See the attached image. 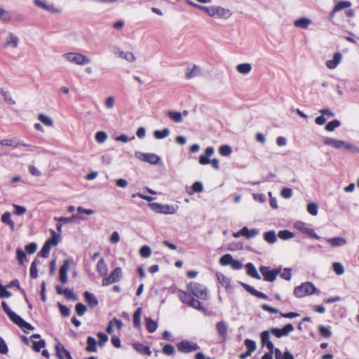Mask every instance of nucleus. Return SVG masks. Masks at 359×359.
Listing matches in <instances>:
<instances>
[{"instance_id":"nucleus-1","label":"nucleus","mask_w":359,"mask_h":359,"mask_svg":"<svg viewBox=\"0 0 359 359\" xmlns=\"http://www.w3.org/2000/svg\"><path fill=\"white\" fill-rule=\"evenodd\" d=\"M187 292L179 290L178 297L180 301L190 307L205 313L207 309L202 305L198 299L208 300L209 299L207 287L197 282H190L187 285Z\"/></svg>"},{"instance_id":"nucleus-2","label":"nucleus","mask_w":359,"mask_h":359,"mask_svg":"<svg viewBox=\"0 0 359 359\" xmlns=\"http://www.w3.org/2000/svg\"><path fill=\"white\" fill-rule=\"evenodd\" d=\"M1 306L4 312L7 314L9 319L18 327H20L25 332L26 330H33L34 327L24 320L20 316L13 312L5 302H1Z\"/></svg>"},{"instance_id":"nucleus-3","label":"nucleus","mask_w":359,"mask_h":359,"mask_svg":"<svg viewBox=\"0 0 359 359\" xmlns=\"http://www.w3.org/2000/svg\"><path fill=\"white\" fill-rule=\"evenodd\" d=\"M317 292L318 290L313 283L306 282L294 287V294L297 298H302L308 295H311Z\"/></svg>"},{"instance_id":"nucleus-4","label":"nucleus","mask_w":359,"mask_h":359,"mask_svg":"<svg viewBox=\"0 0 359 359\" xmlns=\"http://www.w3.org/2000/svg\"><path fill=\"white\" fill-rule=\"evenodd\" d=\"M204 11L210 17L218 18H229L232 15L230 10L226 9L221 6H206L203 8Z\"/></svg>"},{"instance_id":"nucleus-5","label":"nucleus","mask_w":359,"mask_h":359,"mask_svg":"<svg viewBox=\"0 0 359 359\" xmlns=\"http://www.w3.org/2000/svg\"><path fill=\"white\" fill-rule=\"evenodd\" d=\"M260 337L262 345L265 346L269 351L262 356V359H273V351L274 346L272 341L269 339V332L263 331L261 333Z\"/></svg>"},{"instance_id":"nucleus-6","label":"nucleus","mask_w":359,"mask_h":359,"mask_svg":"<svg viewBox=\"0 0 359 359\" xmlns=\"http://www.w3.org/2000/svg\"><path fill=\"white\" fill-rule=\"evenodd\" d=\"M281 266L278 269H271L269 266H262L259 271L263 276L264 280L267 282H273L276 279L278 275L281 272Z\"/></svg>"},{"instance_id":"nucleus-7","label":"nucleus","mask_w":359,"mask_h":359,"mask_svg":"<svg viewBox=\"0 0 359 359\" xmlns=\"http://www.w3.org/2000/svg\"><path fill=\"white\" fill-rule=\"evenodd\" d=\"M122 276V269L121 267H116L111 272L109 276L105 277L102 280V285L107 286L116 283L121 280Z\"/></svg>"},{"instance_id":"nucleus-8","label":"nucleus","mask_w":359,"mask_h":359,"mask_svg":"<svg viewBox=\"0 0 359 359\" xmlns=\"http://www.w3.org/2000/svg\"><path fill=\"white\" fill-rule=\"evenodd\" d=\"M66 59L72 63L82 65L90 62V60L87 56L79 53H69L65 54Z\"/></svg>"},{"instance_id":"nucleus-9","label":"nucleus","mask_w":359,"mask_h":359,"mask_svg":"<svg viewBox=\"0 0 359 359\" xmlns=\"http://www.w3.org/2000/svg\"><path fill=\"white\" fill-rule=\"evenodd\" d=\"M323 143L325 145L330 146L337 149L350 150L352 149V145L346 142L335 140L330 137H327L324 140Z\"/></svg>"},{"instance_id":"nucleus-10","label":"nucleus","mask_w":359,"mask_h":359,"mask_svg":"<svg viewBox=\"0 0 359 359\" xmlns=\"http://www.w3.org/2000/svg\"><path fill=\"white\" fill-rule=\"evenodd\" d=\"M294 330V326L288 323L285 325L283 328H277V327H272L269 330H266V332H269L270 334H272L277 338H281L283 337H287L289 335V334Z\"/></svg>"},{"instance_id":"nucleus-11","label":"nucleus","mask_w":359,"mask_h":359,"mask_svg":"<svg viewBox=\"0 0 359 359\" xmlns=\"http://www.w3.org/2000/svg\"><path fill=\"white\" fill-rule=\"evenodd\" d=\"M149 206L151 210L157 213L161 214H174L176 212V208L170 205H162L158 203H150Z\"/></svg>"},{"instance_id":"nucleus-12","label":"nucleus","mask_w":359,"mask_h":359,"mask_svg":"<svg viewBox=\"0 0 359 359\" xmlns=\"http://www.w3.org/2000/svg\"><path fill=\"white\" fill-rule=\"evenodd\" d=\"M177 350L184 353H189L199 349V346L195 344L191 343L187 340H183L177 344Z\"/></svg>"},{"instance_id":"nucleus-13","label":"nucleus","mask_w":359,"mask_h":359,"mask_svg":"<svg viewBox=\"0 0 359 359\" xmlns=\"http://www.w3.org/2000/svg\"><path fill=\"white\" fill-rule=\"evenodd\" d=\"M294 227L302 233L309 235L310 237L319 240L320 237L315 233L314 230L303 222H297L294 224Z\"/></svg>"},{"instance_id":"nucleus-14","label":"nucleus","mask_w":359,"mask_h":359,"mask_svg":"<svg viewBox=\"0 0 359 359\" xmlns=\"http://www.w3.org/2000/svg\"><path fill=\"white\" fill-rule=\"evenodd\" d=\"M258 234L257 229H248L247 226L243 227L239 231L233 233V237L238 238L240 236H244L245 238L249 239L255 237Z\"/></svg>"},{"instance_id":"nucleus-15","label":"nucleus","mask_w":359,"mask_h":359,"mask_svg":"<svg viewBox=\"0 0 359 359\" xmlns=\"http://www.w3.org/2000/svg\"><path fill=\"white\" fill-rule=\"evenodd\" d=\"M352 4L349 1H338L334 6L332 11L330 13L329 19L331 20L335 13L341 10L348 8L351 6Z\"/></svg>"},{"instance_id":"nucleus-16","label":"nucleus","mask_w":359,"mask_h":359,"mask_svg":"<svg viewBox=\"0 0 359 359\" xmlns=\"http://www.w3.org/2000/svg\"><path fill=\"white\" fill-rule=\"evenodd\" d=\"M216 330L220 337V339L225 341L228 336V327L225 322L219 321L216 324Z\"/></svg>"},{"instance_id":"nucleus-17","label":"nucleus","mask_w":359,"mask_h":359,"mask_svg":"<svg viewBox=\"0 0 359 359\" xmlns=\"http://www.w3.org/2000/svg\"><path fill=\"white\" fill-rule=\"evenodd\" d=\"M70 269V264L68 260H65L62 266L60 267L59 273H60V280L62 283L65 284L67 282V271Z\"/></svg>"},{"instance_id":"nucleus-18","label":"nucleus","mask_w":359,"mask_h":359,"mask_svg":"<svg viewBox=\"0 0 359 359\" xmlns=\"http://www.w3.org/2000/svg\"><path fill=\"white\" fill-rule=\"evenodd\" d=\"M55 351L59 359H73L70 353L60 344L55 345Z\"/></svg>"},{"instance_id":"nucleus-19","label":"nucleus","mask_w":359,"mask_h":359,"mask_svg":"<svg viewBox=\"0 0 359 359\" xmlns=\"http://www.w3.org/2000/svg\"><path fill=\"white\" fill-rule=\"evenodd\" d=\"M140 159L153 165L157 164L160 161V157L158 155L150 153L142 154Z\"/></svg>"},{"instance_id":"nucleus-20","label":"nucleus","mask_w":359,"mask_h":359,"mask_svg":"<svg viewBox=\"0 0 359 359\" xmlns=\"http://www.w3.org/2000/svg\"><path fill=\"white\" fill-rule=\"evenodd\" d=\"M214 153V148L212 147H208L205 150V154L201 155L199 157V163L201 165H207L210 163V159L209 157H210Z\"/></svg>"},{"instance_id":"nucleus-21","label":"nucleus","mask_w":359,"mask_h":359,"mask_svg":"<svg viewBox=\"0 0 359 359\" xmlns=\"http://www.w3.org/2000/svg\"><path fill=\"white\" fill-rule=\"evenodd\" d=\"M342 58V55L340 53L337 52L333 55L332 60H329L326 62V66L330 69H333L337 67L339 64Z\"/></svg>"},{"instance_id":"nucleus-22","label":"nucleus","mask_w":359,"mask_h":359,"mask_svg":"<svg viewBox=\"0 0 359 359\" xmlns=\"http://www.w3.org/2000/svg\"><path fill=\"white\" fill-rule=\"evenodd\" d=\"M0 144L2 146L13 147L15 148L19 146L25 147L30 146L27 144H25L23 141H15L13 140H0Z\"/></svg>"},{"instance_id":"nucleus-23","label":"nucleus","mask_w":359,"mask_h":359,"mask_svg":"<svg viewBox=\"0 0 359 359\" xmlns=\"http://www.w3.org/2000/svg\"><path fill=\"white\" fill-rule=\"evenodd\" d=\"M216 276L217 281L222 286L225 287L226 290L231 288V280L229 278H228L224 274L220 272H217Z\"/></svg>"},{"instance_id":"nucleus-24","label":"nucleus","mask_w":359,"mask_h":359,"mask_svg":"<svg viewBox=\"0 0 359 359\" xmlns=\"http://www.w3.org/2000/svg\"><path fill=\"white\" fill-rule=\"evenodd\" d=\"M133 347L134 348V349L137 351L138 353L142 354V355H147V356H150L151 355V351L150 350V348L147 346H145L141 343H134L133 344Z\"/></svg>"},{"instance_id":"nucleus-25","label":"nucleus","mask_w":359,"mask_h":359,"mask_svg":"<svg viewBox=\"0 0 359 359\" xmlns=\"http://www.w3.org/2000/svg\"><path fill=\"white\" fill-rule=\"evenodd\" d=\"M243 286H244V288L248 292H250L252 295H253L255 297H257L258 298L263 299H268V296L266 294L257 290L253 287H252V286H250L249 285H247V284L243 285Z\"/></svg>"},{"instance_id":"nucleus-26","label":"nucleus","mask_w":359,"mask_h":359,"mask_svg":"<svg viewBox=\"0 0 359 359\" xmlns=\"http://www.w3.org/2000/svg\"><path fill=\"white\" fill-rule=\"evenodd\" d=\"M97 271L101 276H106L108 273V267L104 259V258H101L97 264Z\"/></svg>"},{"instance_id":"nucleus-27","label":"nucleus","mask_w":359,"mask_h":359,"mask_svg":"<svg viewBox=\"0 0 359 359\" xmlns=\"http://www.w3.org/2000/svg\"><path fill=\"white\" fill-rule=\"evenodd\" d=\"M84 297H85L86 302L88 303V304L90 306L95 307L98 305V300L97 299L95 296L94 294H93L92 293H90L88 291H86L84 292Z\"/></svg>"},{"instance_id":"nucleus-28","label":"nucleus","mask_w":359,"mask_h":359,"mask_svg":"<svg viewBox=\"0 0 359 359\" xmlns=\"http://www.w3.org/2000/svg\"><path fill=\"white\" fill-rule=\"evenodd\" d=\"M245 267L247 269V274L249 276H250L255 279H257V280L261 279V277H260L259 274L258 273L256 268L252 263H248L245 265Z\"/></svg>"},{"instance_id":"nucleus-29","label":"nucleus","mask_w":359,"mask_h":359,"mask_svg":"<svg viewBox=\"0 0 359 359\" xmlns=\"http://www.w3.org/2000/svg\"><path fill=\"white\" fill-rule=\"evenodd\" d=\"M327 242L332 247H338L344 245L346 243V241L345 238L342 237H334L327 239Z\"/></svg>"},{"instance_id":"nucleus-30","label":"nucleus","mask_w":359,"mask_h":359,"mask_svg":"<svg viewBox=\"0 0 359 359\" xmlns=\"http://www.w3.org/2000/svg\"><path fill=\"white\" fill-rule=\"evenodd\" d=\"M57 292L60 294H64L65 297L70 300H76L77 297L74 293L68 288H65L64 290L59 286L56 287Z\"/></svg>"},{"instance_id":"nucleus-31","label":"nucleus","mask_w":359,"mask_h":359,"mask_svg":"<svg viewBox=\"0 0 359 359\" xmlns=\"http://www.w3.org/2000/svg\"><path fill=\"white\" fill-rule=\"evenodd\" d=\"M1 220L2 223L7 224L12 231L15 229V224L11 218L9 212H5L1 216Z\"/></svg>"},{"instance_id":"nucleus-32","label":"nucleus","mask_w":359,"mask_h":359,"mask_svg":"<svg viewBox=\"0 0 359 359\" xmlns=\"http://www.w3.org/2000/svg\"><path fill=\"white\" fill-rule=\"evenodd\" d=\"M311 24V20L309 18H301L299 19L296 20L294 22V25L296 27H299L302 29H306L309 25Z\"/></svg>"},{"instance_id":"nucleus-33","label":"nucleus","mask_w":359,"mask_h":359,"mask_svg":"<svg viewBox=\"0 0 359 359\" xmlns=\"http://www.w3.org/2000/svg\"><path fill=\"white\" fill-rule=\"evenodd\" d=\"M97 341L93 337H88L87 339V346L86 351L89 353H93L97 351Z\"/></svg>"},{"instance_id":"nucleus-34","label":"nucleus","mask_w":359,"mask_h":359,"mask_svg":"<svg viewBox=\"0 0 359 359\" xmlns=\"http://www.w3.org/2000/svg\"><path fill=\"white\" fill-rule=\"evenodd\" d=\"M142 308H138L134 313L133 317V325L135 327H140L141 325Z\"/></svg>"},{"instance_id":"nucleus-35","label":"nucleus","mask_w":359,"mask_h":359,"mask_svg":"<svg viewBox=\"0 0 359 359\" xmlns=\"http://www.w3.org/2000/svg\"><path fill=\"white\" fill-rule=\"evenodd\" d=\"M264 239L269 243H274L277 241V236L276 232L273 231H269L264 233Z\"/></svg>"},{"instance_id":"nucleus-36","label":"nucleus","mask_w":359,"mask_h":359,"mask_svg":"<svg viewBox=\"0 0 359 359\" xmlns=\"http://www.w3.org/2000/svg\"><path fill=\"white\" fill-rule=\"evenodd\" d=\"M158 327L157 323L149 318H146V329L149 333L154 332Z\"/></svg>"},{"instance_id":"nucleus-37","label":"nucleus","mask_w":359,"mask_h":359,"mask_svg":"<svg viewBox=\"0 0 359 359\" xmlns=\"http://www.w3.org/2000/svg\"><path fill=\"white\" fill-rule=\"evenodd\" d=\"M252 69V66L249 63H242L236 66V70L241 74H248Z\"/></svg>"},{"instance_id":"nucleus-38","label":"nucleus","mask_w":359,"mask_h":359,"mask_svg":"<svg viewBox=\"0 0 359 359\" xmlns=\"http://www.w3.org/2000/svg\"><path fill=\"white\" fill-rule=\"evenodd\" d=\"M203 191V185L201 182H195L191 187V190L188 191L189 194H193L194 193H201Z\"/></svg>"},{"instance_id":"nucleus-39","label":"nucleus","mask_w":359,"mask_h":359,"mask_svg":"<svg viewBox=\"0 0 359 359\" xmlns=\"http://www.w3.org/2000/svg\"><path fill=\"white\" fill-rule=\"evenodd\" d=\"M200 73V68L196 66V65H194L193 69H187V72L186 73V78L187 79H191L194 77H196V76H198Z\"/></svg>"},{"instance_id":"nucleus-40","label":"nucleus","mask_w":359,"mask_h":359,"mask_svg":"<svg viewBox=\"0 0 359 359\" xmlns=\"http://www.w3.org/2000/svg\"><path fill=\"white\" fill-rule=\"evenodd\" d=\"M52 237L46 241V244H48L49 247L55 246L59 242V236L56 235L54 230H51Z\"/></svg>"},{"instance_id":"nucleus-41","label":"nucleus","mask_w":359,"mask_h":359,"mask_svg":"<svg viewBox=\"0 0 359 359\" xmlns=\"http://www.w3.org/2000/svg\"><path fill=\"white\" fill-rule=\"evenodd\" d=\"M168 116L175 123L182 121V116L180 112L170 111L168 112Z\"/></svg>"},{"instance_id":"nucleus-42","label":"nucleus","mask_w":359,"mask_h":359,"mask_svg":"<svg viewBox=\"0 0 359 359\" xmlns=\"http://www.w3.org/2000/svg\"><path fill=\"white\" fill-rule=\"evenodd\" d=\"M0 93L6 103L11 105H13L15 104V101L10 96L7 91H6L3 88H0Z\"/></svg>"},{"instance_id":"nucleus-43","label":"nucleus","mask_w":359,"mask_h":359,"mask_svg":"<svg viewBox=\"0 0 359 359\" xmlns=\"http://www.w3.org/2000/svg\"><path fill=\"white\" fill-rule=\"evenodd\" d=\"M170 134V130L168 128H164L161 130H156L154 133L155 138L161 140L166 137H168Z\"/></svg>"},{"instance_id":"nucleus-44","label":"nucleus","mask_w":359,"mask_h":359,"mask_svg":"<svg viewBox=\"0 0 359 359\" xmlns=\"http://www.w3.org/2000/svg\"><path fill=\"white\" fill-rule=\"evenodd\" d=\"M38 119L45 126H52L53 124V121L51 118L43 114H40L38 116Z\"/></svg>"},{"instance_id":"nucleus-45","label":"nucleus","mask_w":359,"mask_h":359,"mask_svg":"<svg viewBox=\"0 0 359 359\" xmlns=\"http://www.w3.org/2000/svg\"><path fill=\"white\" fill-rule=\"evenodd\" d=\"M219 153L221 156H227L232 153V149L230 146L224 144L219 148Z\"/></svg>"},{"instance_id":"nucleus-46","label":"nucleus","mask_w":359,"mask_h":359,"mask_svg":"<svg viewBox=\"0 0 359 359\" xmlns=\"http://www.w3.org/2000/svg\"><path fill=\"white\" fill-rule=\"evenodd\" d=\"M232 259L233 257L230 254H225L220 257L219 264L222 266L230 265Z\"/></svg>"},{"instance_id":"nucleus-47","label":"nucleus","mask_w":359,"mask_h":359,"mask_svg":"<svg viewBox=\"0 0 359 359\" xmlns=\"http://www.w3.org/2000/svg\"><path fill=\"white\" fill-rule=\"evenodd\" d=\"M340 126L339 121L335 119L327 123L325 126V130L328 132H332Z\"/></svg>"},{"instance_id":"nucleus-48","label":"nucleus","mask_w":359,"mask_h":359,"mask_svg":"<svg viewBox=\"0 0 359 359\" xmlns=\"http://www.w3.org/2000/svg\"><path fill=\"white\" fill-rule=\"evenodd\" d=\"M244 344L247 348V351L250 352L251 353L254 352L256 349V343L255 341L252 339H247L245 340Z\"/></svg>"},{"instance_id":"nucleus-49","label":"nucleus","mask_w":359,"mask_h":359,"mask_svg":"<svg viewBox=\"0 0 359 359\" xmlns=\"http://www.w3.org/2000/svg\"><path fill=\"white\" fill-rule=\"evenodd\" d=\"M332 269L334 273L338 276H340L344 273V268L343 265L339 262H334L332 264Z\"/></svg>"},{"instance_id":"nucleus-50","label":"nucleus","mask_w":359,"mask_h":359,"mask_svg":"<svg viewBox=\"0 0 359 359\" xmlns=\"http://www.w3.org/2000/svg\"><path fill=\"white\" fill-rule=\"evenodd\" d=\"M29 275L33 279H36L38 276L37 262L36 260H34L31 264Z\"/></svg>"},{"instance_id":"nucleus-51","label":"nucleus","mask_w":359,"mask_h":359,"mask_svg":"<svg viewBox=\"0 0 359 359\" xmlns=\"http://www.w3.org/2000/svg\"><path fill=\"white\" fill-rule=\"evenodd\" d=\"M162 352L165 355H172L175 354V350L172 345L167 344L163 347Z\"/></svg>"},{"instance_id":"nucleus-52","label":"nucleus","mask_w":359,"mask_h":359,"mask_svg":"<svg viewBox=\"0 0 359 359\" xmlns=\"http://www.w3.org/2000/svg\"><path fill=\"white\" fill-rule=\"evenodd\" d=\"M46 342L43 339H41L39 341H33L32 349L35 352H39L41 348H44Z\"/></svg>"},{"instance_id":"nucleus-53","label":"nucleus","mask_w":359,"mask_h":359,"mask_svg":"<svg viewBox=\"0 0 359 359\" xmlns=\"http://www.w3.org/2000/svg\"><path fill=\"white\" fill-rule=\"evenodd\" d=\"M140 255L144 258H148L151 255V250L147 245L142 246L140 250Z\"/></svg>"},{"instance_id":"nucleus-54","label":"nucleus","mask_w":359,"mask_h":359,"mask_svg":"<svg viewBox=\"0 0 359 359\" xmlns=\"http://www.w3.org/2000/svg\"><path fill=\"white\" fill-rule=\"evenodd\" d=\"M318 206L316 203H309L307 205V211L311 215H316L318 214Z\"/></svg>"},{"instance_id":"nucleus-55","label":"nucleus","mask_w":359,"mask_h":359,"mask_svg":"<svg viewBox=\"0 0 359 359\" xmlns=\"http://www.w3.org/2000/svg\"><path fill=\"white\" fill-rule=\"evenodd\" d=\"M17 259L20 264H23L27 261V257L21 249H17L16 250Z\"/></svg>"},{"instance_id":"nucleus-56","label":"nucleus","mask_w":359,"mask_h":359,"mask_svg":"<svg viewBox=\"0 0 359 359\" xmlns=\"http://www.w3.org/2000/svg\"><path fill=\"white\" fill-rule=\"evenodd\" d=\"M121 57L126 59L129 62H133L135 60V57L131 52H123L121 51L119 53Z\"/></svg>"},{"instance_id":"nucleus-57","label":"nucleus","mask_w":359,"mask_h":359,"mask_svg":"<svg viewBox=\"0 0 359 359\" xmlns=\"http://www.w3.org/2000/svg\"><path fill=\"white\" fill-rule=\"evenodd\" d=\"M34 4L38 7H40L46 11H54V9L51 6H50L49 5L46 4L45 2L41 0H35Z\"/></svg>"},{"instance_id":"nucleus-58","label":"nucleus","mask_w":359,"mask_h":359,"mask_svg":"<svg viewBox=\"0 0 359 359\" xmlns=\"http://www.w3.org/2000/svg\"><path fill=\"white\" fill-rule=\"evenodd\" d=\"M107 139V135L105 132L99 131L95 134V140L99 143L104 142Z\"/></svg>"},{"instance_id":"nucleus-59","label":"nucleus","mask_w":359,"mask_h":359,"mask_svg":"<svg viewBox=\"0 0 359 359\" xmlns=\"http://www.w3.org/2000/svg\"><path fill=\"white\" fill-rule=\"evenodd\" d=\"M75 309H76V312L77 315L79 316H82L86 313V311L87 310L86 306L84 304H83L82 303L76 304Z\"/></svg>"},{"instance_id":"nucleus-60","label":"nucleus","mask_w":359,"mask_h":359,"mask_svg":"<svg viewBox=\"0 0 359 359\" xmlns=\"http://www.w3.org/2000/svg\"><path fill=\"white\" fill-rule=\"evenodd\" d=\"M97 337L99 338L98 345L100 346H103L109 339L108 336L103 332H98Z\"/></svg>"},{"instance_id":"nucleus-61","label":"nucleus","mask_w":359,"mask_h":359,"mask_svg":"<svg viewBox=\"0 0 359 359\" xmlns=\"http://www.w3.org/2000/svg\"><path fill=\"white\" fill-rule=\"evenodd\" d=\"M18 39L13 34L10 33L8 35V39L7 40V44H12L13 47L16 48L18 46Z\"/></svg>"},{"instance_id":"nucleus-62","label":"nucleus","mask_w":359,"mask_h":359,"mask_svg":"<svg viewBox=\"0 0 359 359\" xmlns=\"http://www.w3.org/2000/svg\"><path fill=\"white\" fill-rule=\"evenodd\" d=\"M50 248H51L49 247L48 244L44 243L43 246L39 252V255L41 257H47L49 255Z\"/></svg>"},{"instance_id":"nucleus-63","label":"nucleus","mask_w":359,"mask_h":359,"mask_svg":"<svg viewBox=\"0 0 359 359\" xmlns=\"http://www.w3.org/2000/svg\"><path fill=\"white\" fill-rule=\"evenodd\" d=\"M318 331L320 334L325 338H329L332 334L329 328L324 326H320L318 329Z\"/></svg>"},{"instance_id":"nucleus-64","label":"nucleus","mask_w":359,"mask_h":359,"mask_svg":"<svg viewBox=\"0 0 359 359\" xmlns=\"http://www.w3.org/2000/svg\"><path fill=\"white\" fill-rule=\"evenodd\" d=\"M278 236L282 239H288L293 237V233L288 230H282L278 232Z\"/></svg>"}]
</instances>
